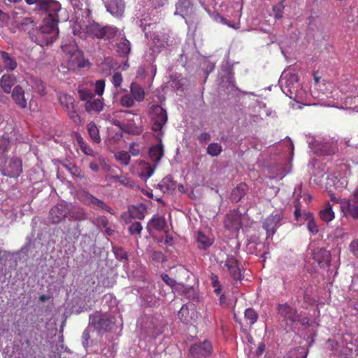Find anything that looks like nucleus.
I'll return each mask as SVG.
<instances>
[{
  "mask_svg": "<svg viewBox=\"0 0 358 358\" xmlns=\"http://www.w3.org/2000/svg\"><path fill=\"white\" fill-rule=\"evenodd\" d=\"M228 271L230 272L234 279L238 280L241 278V275L240 268L238 267L237 265L231 268L228 269Z\"/></svg>",
  "mask_w": 358,
  "mask_h": 358,
  "instance_id": "338daca9",
  "label": "nucleus"
},
{
  "mask_svg": "<svg viewBox=\"0 0 358 358\" xmlns=\"http://www.w3.org/2000/svg\"><path fill=\"white\" fill-rule=\"evenodd\" d=\"M277 309L278 313L285 320H289L292 322L299 320V316L296 311L287 303L278 305Z\"/></svg>",
  "mask_w": 358,
  "mask_h": 358,
  "instance_id": "a211bd4d",
  "label": "nucleus"
},
{
  "mask_svg": "<svg viewBox=\"0 0 358 358\" xmlns=\"http://www.w3.org/2000/svg\"><path fill=\"white\" fill-rule=\"evenodd\" d=\"M148 229L154 228L157 231H164L166 227V222L164 217L155 215L152 217L148 223Z\"/></svg>",
  "mask_w": 358,
  "mask_h": 358,
  "instance_id": "cd10ccee",
  "label": "nucleus"
},
{
  "mask_svg": "<svg viewBox=\"0 0 358 358\" xmlns=\"http://www.w3.org/2000/svg\"><path fill=\"white\" fill-rule=\"evenodd\" d=\"M78 94L80 100L85 102H88L94 96L92 91L86 88H80L78 90Z\"/></svg>",
  "mask_w": 358,
  "mask_h": 358,
  "instance_id": "c03bdc74",
  "label": "nucleus"
},
{
  "mask_svg": "<svg viewBox=\"0 0 358 358\" xmlns=\"http://www.w3.org/2000/svg\"><path fill=\"white\" fill-rule=\"evenodd\" d=\"M159 189L164 193H169L175 189V183L172 177L167 176L164 177L158 184Z\"/></svg>",
  "mask_w": 358,
  "mask_h": 358,
  "instance_id": "2f4dec72",
  "label": "nucleus"
},
{
  "mask_svg": "<svg viewBox=\"0 0 358 358\" xmlns=\"http://www.w3.org/2000/svg\"><path fill=\"white\" fill-rule=\"evenodd\" d=\"M58 99L64 110L67 113L70 119L75 124L78 125L81 124L82 120L75 110L74 99L71 96L65 93H59L58 94Z\"/></svg>",
  "mask_w": 358,
  "mask_h": 358,
  "instance_id": "423d86ee",
  "label": "nucleus"
},
{
  "mask_svg": "<svg viewBox=\"0 0 358 358\" xmlns=\"http://www.w3.org/2000/svg\"><path fill=\"white\" fill-rule=\"evenodd\" d=\"M113 252L115 256V257L119 260L127 259V252L118 246L113 247Z\"/></svg>",
  "mask_w": 358,
  "mask_h": 358,
  "instance_id": "8fccbe9b",
  "label": "nucleus"
},
{
  "mask_svg": "<svg viewBox=\"0 0 358 358\" xmlns=\"http://www.w3.org/2000/svg\"><path fill=\"white\" fill-rule=\"evenodd\" d=\"M164 155V147L162 144V140L159 139V143L152 146L149 150V157L155 164L158 165Z\"/></svg>",
  "mask_w": 358,
  "mask_h": 358,
  "instance_id": "412c9836",
  "label": "nucleus"
},
{
  "mask_svg": "<svg viewBox=\"0 0 358 358\" xmlns=\"http://www.w3.org/2000/svg\"><path fill=\"white\" fill-rule=\"evenodd\" d=\"M59 21V18L55 13L45 17L38 27L28 31L31 41L42 47L52 43L58 36Z\"/></svg>",
  "mask_w": 358,
  "mask_h": 358,
  "instance_id": "f257e3e1",
  "label": "nucleus"
},
{
  "mask_svg": "<svg viewBox=\"0 0 358 358\" xmlns=\"http://www.w3.org/2000/svg\"><path fill=\"white\" fill-rule=\"evenodd\" d=\"M12 98L20 108H27V101L24 97V91L20 86L17 85L14 87L12 92Z\"/></svg>",
  "mask_w": 358,
  "mask_h": 358,
  "instance_id": "aec40b11",
  "label": "nucleus"
},
{
  "mask_svg": "<svg viewBox=\"0 0 358 358\" xmlns=\"http://www.w3.org/2000/svg\"><path fill=\"white\" fill-rule=\"evenodd\" d=\"M307 229L312 234H316L319 231L318 226L315 222L314 217L308 221Z\"/></svg>",
  "mask_w": 358,
  "mask_h": 358,
  "instance_id": "13d9d810",
  "label": "nucleus"
},
{
  "mask_svg": "<svg viewBox=\"0 0 358 358\" xmlns=\"http://www.w3.org/2000/svg\"><path fill=\"white\" fill-rule=\"evenodd\" d=\"M87 129L90 136L91 139L93 142L96 143H99L101 141V138L99 135V130L97 126L94 122H90L87 126Z\"/></svg>",
  "mask_w": 358,
  "mask_h": 358,
  "instance_id": "e433bc0d",
  "label": "nucleus"
},
{
  "mask_svg": "<svg viewBox=\"0 0 358 358\" xmlns=\"http://www.w3.org/2000/svg\"><path fill=\"white\" fill-rule=\"evenodd\" d=\"M102 29L103 27L99 24L92 22L85 24L84 28L80 27V30H78L76 26H75L73 29V33L74 35H78L80 38H84L87 36H92L101 38V36L103 34Z\"/></svg>",
  "mask_w": 358,
  "mask_h": 358,
  "instance_id": "1a4fd4ad",
  "label": "nucleus"
},
{
  "mask_svg": "<svg viewBox=\"0 0 358 358\" xmlns=\"http://www.w3.org/2000/svg\"><path fill=\"white\" fill-rule=\"evenodd\" d=\"M152 48L154 52H160L161 48H164L166 44V41H162L158 36L154 38Z\"/></svg>",
  "mask_w": 358,
  "mask_h": 358,
  "instance_id": "4d7b16f0",
  "label": "nucleus"
},
{
  "mask_svg": "<svg viewBox=\"0 0 358 358\" xmlns=\"http://www.w3.org/2000/svg\"><path fill=\"white\" fill-rule=\"evenodd\" d=\"M62 49L64 53V59L67 62V68L69 70L83 68L88 64V62L83 58L81 51L78 50L73 41H71L68 44L62 45Z\"/></svg>",
  "mask_w": 358,
  "mask_h": 358,
  "instance_id": "7ed1b4c3",
  "label": "nucleus"
},
{
  "mask_svg": "<svg viewBox=\"0 0 358 358\" xmlns=\"http://www.w3.org/2000/svg\"><path fill=\"white\" fill-rule=\"evenodd\" d=\"M151 128L156 136L161 139L164 136V127L168 121V115L165 109L159 105L153 106L150 111Z\"/></svg>",
  "mask_w": 358,
  "mask_h": 358,
  "instance_id": "20e7f679",
  "label": "nucleus"
},
{
  "mask_svg": "<svg viewBox=\"0 0 358 358\" xmlns=\"http://www.w3.org/2000/svg\"><path fill=\"white\" fill-rule=\"evenodd\" d=\"M119 102L122 106L130 108L134 105L135 101L131 94H127L120 97Z\"/></svg>",
  "mask_w": 358,
  "mask_h": 358,
  "instance_id": "37998d69",
  "label": "nucleus"
},
{
  "mask_svg": "<svg viewBox=\"0 0 358 358\" xmlns=\"http://www.w3.org/2000/svg\"><path fill=\"white\" fill-rule=\"evenodd\" d=\"M102 33L103 34L101 35V38L105 39H110L115 38L118 39L120 37H122L124 34L122 30H120L113 26L103 27Z\"/></svg>",
  "mask_w": 358,
  "mask_h": 358,
  "instance_id": "393cba45",
  "label": "nucleus"
},
{
  "mask_svg": "<svg viewBox=\"0 0 358 358\" xmlns=\"http://www.w3.org/2000/svg\"><path fill=\"white\" fill-rule=\"evenodd\" d=\"M130 91L134 101L141 102L144 99L145 92L139 85L132 83L130 85Z\"/></svg>",
  "mask_w": 358,
  "mask_h": 358,
  "instance_id": "72a5a7b5",
  "label": "nucleus"
},
{
  "mask_svg": "<svg viewBox=\"0 0 358 358\" xmlns=\"http://www.w3.org/2000/svg\"><path fill=\"white\" fill-rule=\"evenodd\" d=\"M281 216L278 214L270 215L264 222L263 227L266 231L268 236H273L280 226Z\"/></svg>",
  "mask_w": 358,
  "mask_h": 358,
  "instance_id": "2eb2a0df",
  "label": "nucleus"
},
{
  "mask_svg": "<svg viewBox=\"0 0 358 358\" xmlns=\"http://www.w3.org/2000/svg\"><path fill=\"white\" fill-rule=\"evenodd\" d=\"M284 1L282 0L280 2L274 5L273 6V11L274 13V17L276 20L281 19L282 17V14L285 8Z\"/></svg>",
  "mask_w": 358,
  "mask_h": 358,
  "instance_id": "a18cd8bd",
  "label": "nucleus"
},
{
  "mask_svg": "<svg viewBox=\"0 0 358 358\" xmlns=\"http://www.w3.org/2000/svg\"><path fill=\"white\" fill-rule=\"evenodd\" d=\"M94 87H95L96 93L99 96H101L104 92L105 81L103 80H99L96 81Z\"/></svg>",
  "mask_w": 358,
  "mask_h": 358,
  "instance_id": "052dcab7",
  "label": "nucleus"
},
{
  "mask_svg": "<svg viewBox=\"0 0 358 358\" xmlns=\"http://www.w3.org/2000/svg\"><path fill=\"white\" fill-rule=\"evenodd\" d=\"M245 318L250 324H253L257 322L258 315L252 308H248L245 311Z\"/></svg>",
  "mask_w": 358,
  "mask_h": 358,
  "instance_id": "49530a36",
  "label": "nucleus"
},
{
  "mask_svg": "<svg viewBox=\"0 0 358 358\" xmlns=\"http://www.w3.org/2000/svg\"><path fill=\"white\" fill-rule=\"evenodd\" d=\"M212 344L208 341L196 343L192 345L189 350L190 356L193 358L208 356L212 353Z\"/></svg>",
  "mask_w": 358,
  "mask_h": 358,
  "instance_id": "9b49d317",
  "label": "nucleus"
},
{
  "mask_svg": "<svg viewBox=\"0 0 358 358\" xmlns=\"http://www.w3.org/2000/svg\"><path fill=\"white\" fill-rule=\"evenodd\" d=\"M36 25V22L32 17H26L23 20L22 22V26L28 30L32 29L34 28V27Z\"/></svg>",
  "mask_w": 358,
  "mask_h": 358,
  "instance_id": "bf43d9fd",
  "label": "nucleus"
},
{
  "mask_svg": "<svg viewBox=\"0 0 358 358\" xmlns=\"http://www.w3.org/2000/svg\"><path fill=\"white\" fill-rule=\"evenodd\" d=\"M69 213V207L66 202H61L53 206L50 210L49 218L52 223L57 224L63 220Z\"/></svg>",
  "mask_w": 358,
  "mask_h": 358,
  "instance_id": "f8f14e48",
  "label": "nucleus"
},
{
  "mask_svg": "<svg viewBox=\"0 0 358 358\" xmlns=\"http://www.w3.org/2000/svg\"><path fill=\"white\" fill-rule=\"evenodd\" d=\"M350 249L353 255L358 257V239L350 243Z\"/></svg>",
  "mask_w": 358,
  "mask_h": 358,
  "instance_id": "774afa93",
  "label": "nucleus"
},
{
  "mask_svg": "<svg viewBox=\"0 0 358 358\" xmlns=\"http://www.w3.org/2000/svg\"><path fill=\"white\" fill-rule=\"evenodd\" d=\"M91 207L95 209H103L109 213H111L110 208L103 201L96 197H94Z\"/></svg>",
  "mask_w": 358,
  "mask_h": 358,
  "instance_id": "3c124183",
  "label": "nucleus"
},
{
  "mask_svg": "<svg viewBox=\"0 0 358 358\" xmlns=\"http://www.w3.org/2000/svg\"><path fill=\"white\" fill-rule=\"evenodd\" d=\"M108 13L115 17L122 16L124 12V0H102Z\"/></svg>",
  "mask_w": 358,
  "mask_h": 358,
  "instance_id": "4468645a",
  "label": "nucleus"
},
{
  "mask_svg": "<svg viewBox=\"0 0 358 358\" xmlns=\"http://www.w3.org/2000/svg\"><path fill=\"white\" fill-rule=\"evenodd\" d=\"M80 150L87 155L97 157L100 164H103L104 162V158L100 156L97 152H95L87 144L83 145Z\"/></svg>",
  "mask_w": 358,
  "mask_h": 358,
  "instance_id": "79ce46f5",
  "label": "nucleus"
},
{
  "mask_svg": "<svg viewBox=\"0 0 358 358\" xmlns=\"http://www.w3.org/2000/svg\"><path fill=\"white\" fill-rule=\"evenodd\" d=\"M309 148L317 155H329L334 153L336 144L334 141L318 137L315 138L306 135Z\"/></svg>",
  "mask_w": 358,
  "mask_h": 358,
  "instance_id": "39448f33",
  "label": "nucleus"
},
{
  "mask_svg": "<svg viewBox=\"0 0 358 358\" xmlns=\"http://www.w3.org/2000/svg\"><path fill=\"white\" fill-rule=\"evenodd\" d=\"M113 180L115 181H118L122 185H131L132 182L125 176H115L113 177Z\"/></svg>",
  "mask_w": 358,
  "mask_h": 358,
  "instance_id": "e2e57ef3",
  "label": "nucleus"
},
{
  "mask_svg": "<svg viewBox=\"0 0 358 358\" xmlns=\"http://www.w3.org/2000/svg\"><path fill=\"white\" fill-rule=\"evenodd\" d=\"M22 171V162L17 158L8 159L1 168L2 174L10 178L19 176Z\"/></svg>",
  "mask_w": 358,
  "mask_h": 358,
  "instance_id": "9d476101",
  "label": "nucleus"
},
{
  "mask_svg": "<svg viewBox=\"0 0 358 358\" xmlns=\"http://www.w3.org/2000/svg\"><path fill=\"white\" fill-rule=\"evenodd\" d=\"M178 317L183 323H189L195 320L196 313L193 304H185L178 311Z\"/></svg>",
  "mask_w": 358,
  "mask_h": 358,
  "instance_id": "dca6fc26",
  "label": "nucleus"
},
{
  "mask_svg": "<svg viewBox=\"0 0 358 358\" xmlns=\"http://www.w3.org/2000/svg\"><path fill=\"white\" fill-rule=\"evenodd\" d=\"M122 130L129 134L135 135L140 134L143 131L141 127H138L132 124H124Z\"/></svg>",
  "mask_w": 358,
  "mask_h": 358,
  "instance_id": "09e8293b",
  "label": "nucleus"
},
{
  "mask_svg": "<svg viewBox=\"0 0 358 358\" xmlns=\"http://www.w3.org/2000/svg\"><path fill=\"white\" fill-rule=\"evenodd\" d=\"M63 166L73 176H76L80 179H82V178H85V174H84V172L83 171V170L69 163V164H64Z\"/></svg>",
  "mask_w": 358,
  "mask_h": 358,
  "instance_id": "4c0bfd02",
  "label": "nucleus"
},
{
  "mask_svg": "<svg viewBox=\"0 0 358 358\" xmlns=\"http://www.w3.org/2000/svg\"><path fill=\"white\" fill-rule=\"evenodd\" d=\"M15 83V78L13 75H3L0 80V84L6 93H10L12 87Z\"/></svg>",
  "mask_w": 358,
  "mask_h": 358,
  "instance_id": "c9c22d12",
  "label": "nucleus"
},
{
  "mask_svg": "<svg viewBox=\"0 0 358 358\" xmlns=\"http://www.w3.org/2000/svg\"><path fill=\"white\" fill-rule=\"evenodd\" d=\"M69 215L76 220H82L86 217V214L83 209L80 206H73L71 209L69 208Z\"/></svg>",
  "mask_w": 358,
  "mask_h": 358,
  "instance_id": "58836bf2",
  "label": "nucleus"
},
{
  "mask_svg": "<svg viewBox=\"0 0 358 358\" xmlns=\"http://www.w3.org/2000/svg\"><path fill=\"white\" fill-rule=\"evenodd\" d=\"M247 191V185L245 183L238 184L236 188H234L230 196V199L233 202L239 201L241 198L245 194Z\"/></svg>",
  "mask_w": 358,
  "mask_h": 358,
  "instance_id": "7c9ffc66",
  "label": "nucleus"
},
{
  "mask_svg": "<svg viewBox=\"0 0 358 358\" xmlns=\"http://www.w3.org/2000/svg\"><path fill=\"white\" fill-rule=\"evenodd\" d=\"M279 85L282 92L292 99L296 101L303 96L304 92L300 88L298 76L294 73L284 71L279 79Z\"/></svg>",
  "mask_w": 358,
  "mask_h": 358,
  "instance_id": "f03ea898",
  "label": "nucleus"
},
{
  "mask_svg": "<svg viewBox=\"0 0 358 358\" xmlns=\"http://www.w3.org/2000/svg\"><path fill=\"white\" fill-rule=\"evenodd\" d=\"M341 209L346 217L358 219V189L355 190L351 199H343Z\"/></svg>",
  "mask_w": 358,
  "mask_h": 358,
  "instance_id": "6e6552de",
  "label": "nucleus"
},
{
  "mask_svg": "<svg viewBox=\"0 0 358 358\" xmlns=\"http://www.w3.org/2000/svg\"><path fill=\"white\" fill-rule=\"evenodd\" d=\"M94 197L95 196L89 194L88 192H83V193L80 194L79 199H80V201L83 202L84 204L87 205L91 207Z\"/></svg>",
  "mask_w": 358,
  "mask_h": 358,
  "instance_id": "603ef678",
  "label": "nucleus"
},
{
  "mask_svg": "<svg viewBox=\"0 0 358 358\" xmlns=\"http://www.w3.org/2000/svg\"><path fill=\"white\" fill-rule=\"evenodd\" d=\"M212 285L215 287L214 292L218 295L221 292V285H220V282L218 280V278L215 275H212Z\"/></svg>",
  "mask_w": 358,
  "mask_h": 358,
  "instance_id": "0e129e2a",
  "label": "nucleus"
},
{
  "mask_svg": "<svg viewBox=\"0 0 358 358\" xmlns=\"http://www.w3.org/2000/svg\"><path fill=\"white\" fill-rule=\"evenodd\" d=\"M192 11V6L189 0H179L176 3L175 15H179L185 18V15H189Z\"/></svg>",
  "mask_w": 358,
  "mask_h": 358,
  "instance_id": "4be33fe9",
  "label": "nucleus"
},
{
  "mask_svg": "<svg viewBox=\"0 0 358 358\" xmlns=\"http://www.w3.org/2000/svg\"><path fill=\"white\" fill-rule=\"evenodd\" d=\"M157 166V164L151 165L148 162H142L140 164L141 172L139 173V176L144 180H147L152 176Z\"/></svg>",
  "mask_w": 358,
  "mask_h": 358,
  "instance_id": "bb28decb",
  "label": "nucleus"
},
{
  "mask_svg": "<svg viewBox=\"0 0 358 358\" xmlns=\"http://www.w3.org/2000/svg\"><path fill=\"white\" fill-rule=\"evenodd\" d=\"M38 9L48 12V16L51 14H56L58 16V12L61 11V4L55 0H40Z\"/></svg>",
  "mask_w": 358,
  "mask_h": 358,
  "instance_id": "f3484780",
  "label": "nucleus"
},
{
  "mask_svg": "<svg viewBox=\"0 0 358 358\" xmlns=\"http://www.w3.org/2000/svg\"><path fill=\"white\" fill-rule=\"evenodd\" d=\"M320 217L323 221L327 222L331 221L334 218V212L329 202L326 203L322 209L320 210Z\"/></svg>",
  "mask_w": 358,
  "mask_h": 358,
  "instance_id": "f704fd0d",
  "label": "nucleus"
},
{
  "mask_svg": "<svg viewBox=\"0 0 358 358\" xmlns=\"http://www.w3.org/2000/svg\"><path fill=\"white\" fill-rule=\"evenodd\" d=\"M146 206L143 203L130 206L128 208V213L130 217L133 219L143 220L145 217Z\"/></svg>",
  "mask_w": 358,
  "mask_h": 358,
  "instance_id": "5701e85b",
  "label": "nucleus"
},
{
  "mask_svg": "<svg viewBox=\"0 0 358 358\" xmlns=\"http://www.w3.org/2000/svg\"><path fill=\"white\" fill-rule=\"evenodd\" d=\"M34 87L41 95H44L45 94V85L42 81H36Z\"/></svg>",
  "mask_w": 358,
  "mask_h": 358,
  "instance_id": "69168bd1",
  "label": "nucleus"
},
{
  "mask_svg": "<svg viewBox=\"0 0 358 358\" xmlns=\"http://www.w3.org/2000/svg\"><path fill=\"white\" fill-rule=\"evenodd\" d=\"M143 227L139 222H135L129 227V231L131 235L140 234L142 231Z\"/></svg>",
  "mask_w": 358,
  "mask_h": 358,
  "instance_id": "5fc2aeb1",
  "label": "nucleus"
},
{
  "mask_svg": "<svg viewBox=\"0 0 358 358\" xmlns=\"http://www.w3.org/2000/svg\"><path fill=\"white\" fill-rule=\"evenodd\" d=\"M118 39H120V41L116 43V51L120 56L127 57L131 51L130 42L125 38L124 34L123 36L122 37H120Z\"/></svg>",
  "mask_w": 358,
  "mask_h": 358,
  "instance_id": "b1692460",
  "label": "nucleus"
},
{
  "mask_svg": "<svg viewBox=\"0 0 358 358\" xmlns=\"http://www.w3.org/2000/svg\"><path fill=\"white\" fill-rule=\"evenodd\" d=\"M112 83L115 87H118L122 83V74L119 72H115L112 76Z\"/></svg>",
  "mask_w": 358,
  "mask_h": 358,
  "instance_id": "680f3d73",
  "label": "nucleus"
},
{
  "mask_svg": "<svg viewBox=\"0 0 358 358\" xmlns=\"http://www.w3.org/2000/svg\"><path fill=\"white\" fill-rule=\"evenodd\" d=\"M222 150V146L216 143L209 144L207 148V153L212 157L218 156L221 153Z\"/></svg>",
  "mask_w": 358,
  "mask_h": 358,
  "instance_id": "a19ab883",
  "label": "nucleus"
},
{
  "mask_svg": "<svg viewBox=\"0 0 358 358\" xmlns=\"http://www.w3.org/2000/svg\"><path fill=\"white\" fill-rule=\"evenodd\" d=\"M313 265L317 264L320 267H324L329 264L331 255L330 252L323 248L315 249L312 253Z\"/></svg>",
  "mask_w": 358,
  "mask_h": 358,
  "instance_id": "ddd939ff",
  "label": "nucleus"
},
{
  "mask_svg": "<svg viewBox=\"0 0 358 358\" xmlns=\"http://www.w3.org/2000/svg\"><path fill=\"white\" fill-rule=\"evenodd\" d=\"M85 107L87 112L94 111L99 113L103 108V99L94 96L92 99L85 103Z\"/></svg>",
  "mask_w": 358,
  "mask_h": 358,
  "instance_id": "c756f323",
  "label": "nucleus"
},
{
  "mask_svg": "<svg viewBox=\"0 0 358 358\" xmlns=\"http://www.w3.org/2000/svg\"><path fill=\"white\" fill-rule=\"evenodd\" d=\"M115 158L117 161L124 165H128L130 162V155L127 152L120 151L115 154Z\"/></svg>",
  "mask_w": 358,
  "mask_h": 358,
  "instance_id": "de8ad7c7",
  "label": "nucleus"
},
{
  "mask_svg": "<svg viewBox=\"0 0 358 358\" xmlns=\"http://www.w3.org/2000/svg\"><path fill=\"white\" fill-rule=\"evenodd\" d=\"M214 242V239L206 235L204 233L199 231L196 236L197 247L201 250H207Z\"/></svg>",
  "mask_w": 358,
  "mask_h": 358,
  "instance_id": "a878e982",
  "label": "nucleus"
},
{
  "mask_svg": "<svg viewBox=\"0 0 358 358\" xmlns=\"http://www.w3.org/2000/svg\"><path fill=\"white\" fill-rule=\"evenodd\" d=\"M9 145L10 141L7 138L3 136L0 138V157L8 150Z\"/></svg>",
  "mask_w": 358,
  "mask_h": 358,
  "instance_id": "6e6d98bb",
  "label": "nucleus"
},
{
  "mask_svg": "<svg viewBox=\"0 0 358 358\" xmlns=\"http://www.w3.org/2000/svg\"><path fill=\"white\" fill-rule=\"evenodd\" d=\"M308 350L303 347H299L293 350H291L287 358H307Z\"/></svg>",
  "mask_w": 358,
  "mask_h": 358,
  "instance_id": "ea45409f",
  "label": "nucleus"
},
{
  "mask_svg": "<svg viewBox=\"0 0 358 358\" xmlns=\"http://www.w3.org/2000/svg\"><path fill=\"white\" fill-rule=\"evenodd\" d=\"M113 320L114 318L108 313H96L90 317V324L99 331L109 330L114 322Z\"/></svg>",
  "mask_w": 358,
  "mask_h": 358,
  "instance_id": "0eeeda50",
  "label": "nucleus"
},
{
  "mask_svg": "<svg viewBox=\"0 0 358 358\" xmlns=\"http://www.w3.org/2000/svg\"><path fill=\"white\" fill-rule=\"evenodd\" d=\"M138 293L141 296V297L143 298V299L148 303V306H155L157 303V299L155 296L154 295L153 292L151 289H145V288H141L138 290Z\"/></svg>",
  "mask_w": 358,
  "mask_h": 358,
  "instance_id": "473e14b6",
  "label": "nucleus"
},
{
  "mask_svg": "<svg viewBox=\"0 0 358 358\" xmlns=\"http://www.w3.org/2000/svg\"><path fill=\"white\" fill-rule=\"evenodd\" d=\"M94 197L95 196L89 194L88 192H83V193L80 194L79 199H80V201L83 202L84 204L87 205L91 207Z\"/></svg>",
  "mask_w": 358,
  "mask_h": 358,
  "instance_id": "864d4df0",
  "label": "nucleus"
},
{
  "mask_svg": "<svg viewBox=\"0 0 358 358\" xmlns=\"http://www.w3.org/2000/svg\"><path fill=\"white\" fill-rule=\"evenodd\" d=\"M4 68L7 71H13L17 67V62L9 53L5 51H0Z\"/></svg>",
  "mask_w": 358,
  "mask_h": 358,
  "instance_id": "c85d7f7f",
  "label": "nucleus"
},
{
  "mask_svg": "<svg viewBox=\"0 0 358 358\" xmlns=\"http://www.w3.org/2000/svg\"><path fill=\"white\" fill-rule=\"evenodd\" d=\"M224 225L229 229L238 230L241 227V215L236 212L227 214L224 220Z\"/></svg>",
  "mask_w": 358,
  "mask_h": 358,
  "instance_id": "6ab92c4d",
  "label": "nucleus"
}]
</instances>
